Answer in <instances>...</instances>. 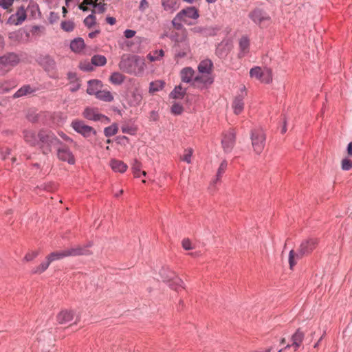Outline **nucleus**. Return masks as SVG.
<instances>
[{
  "mask_svg": "<svg viewBox=\"0 0 352 352\" xmlns=\"http://www.w3.org/2000/svg\"><path fill=\"white\" fill-rule=\"evenodd\" d=\"M83 3L84 4H86L87 6H91L94 8H97L98 9V13H104L106 10V4L105 3H97V2H91L89 1V0H83Z\"/></svg>",
  "mask_w": 352,
  "mask_h": 352,
  "instance_id": "obj_35",
  "label": "nucleus"
},
{
  "mask_svg": "<svg viewBox=\"0 0 352 352\" xmlns=\"http://www.w3.org/2000/svg\"><path fill=\"white\" fill-rule=\"evenodd\" d=\"M121 130L122 133L129 135H135L136 133V129L129 125L122 126Z\"/></svg>",
  "mask_w": 352,
  "mask_h": 352,
  "instance_id": "obj_49",
  "label": "nucleus"
},
{
  "mask_svg": "<svg viewBox=\"0 0 352 352\" xmlns=\"http://www.w3.org/2000/svg\"><path fill=\"white\" fill-rule=\"evenodd\" d=\"M227 166H228V163H227L226 160H223L217 170V173L216 175V179L212 181V185L215 184L218 181L220 180L221 176L226 171Z\"/></svg>",
  "mask_w": 352,
  "mask_h": 352,
  "instance_id": "obj_31",
  "label": "nucleus"
},
{
  "mask_svg": "<svg viewBox=\"0 0 352 352\" xmlns=\"http://www.w3.org/2000/svg\"><path fill=\"white\" fill-rule=\"evenodd\" d=\"M61 28L65 32H72L75 27L74 23L71 21H64L60 23Z\"/></svg>",
  "mask_w": 352,
  "mask_h": 352,
  "instance_id": "obj_44",
  "label": "nucleus"
},
{
  "mask_svg": "<svg viewBox=\"0 0 352 352\" xmlns=\"http://www.w3.org/2000/svg\"><path fill=\"white\" fill-rule=\"evenodd\" d=\"M175 56L177 58H184L187 55L188 52V47L185 45V46L182 47L180 44H178L175 47Z\"/></svg>",
  "mask_w": 352,
  "mask_h": 352,
  "instance_id": "obj_34",
  "label": "nucleus"
},
{
  "mask_svg": "<svg viewBox=\"0 0 352 352\" xmlns=\"http://www.w3.org/2000/svg\"><path fill=\"white\" fill-rule=\"evenodd\" d=\"M318 241L316 238L310 237L303 240L297 252L294 250H290L289 253V268L293 269L294 266L296 264V259H300L304 256L309 255L317 246Z\"/></svg>",
  "mask_w": 352,
  "mask_h": 352,
  "instance_id": "obj_2",
  "label": "nucleus"
},
{
  "mask_svg": "<svg viewBox=\"0 0 352 352\" xmlns=\"http://www.w3.org/2000/svg\"><path fill=\"white\" fill-rule=\"evenodd\" d=\"M106 21L110 25H114L116 22V19L112 16H107L106 18Z\"/></svg>",
  "mask_w": 352,
  "mask_h": 352,
  "instance_id": "obj_62",
  "label": "nucleus"
},
{
  "mask_svg": "<svg viewBox=\"0 0 352 352\" xmlns=\"http://www.w3.org/2000/svg\"><path fill=\"white\" fill-rule=\"evenodd\" d=\"M147 8H148V3L146 0H141L139 9L142 12L144 11Z\"/></svg>",
  "mask_w": 352,
  "mask_h": 352,
  "instance_id": "obj_58",
  "label": "nucleus"
},
{
  "mask_svg": "<svg viewBox=\"0 0 352 352\" xmlns=\"http://www.w3.org/2000/svg\"><path fill=\"white\" fill-rule=\"evenodd\" d=\"M162 6L165 11L171 14L179 8L176 0H162Z\"/></svg>",
  "mask_w": 352,
  "mask_h": 352,
  "instance_id": "obj_23",
  "label": "nucleus"
},
{
  "mask_svg": "<svg viewBox=\"0 0 352 352\" xmlns=\"http://www.w3.org/2000/svg\"><path fill=\"white\" fill-rule=\"evenodd\" d=\"M186 89H184L182 85L176 86L170 92V97L174 99H182L186 95Z\"/></svg>",
  "mask_w": 352,
  "mask_h": 352,
  "instance_id": "obj_27",
  "label": "nucleus"
},
{
  "mask_svg": "<svg viewBox=\"0 0 352 352\" xmlns=\"http://www.w3.org/2000/svg\"><path fill=\"white\" fill-rule=\"evenodd\" d=\"M182 247L186 250H190L192 249L191 246V242L188 239H185L182 241Z\"/></svg>",
  "mask_w": 352,
  "mask_h": 352,
  "instance_id": "obj_54",
  "label": "nucleus"
},
{
  "mask_svg": "<svg viewBox=\"0 0 352 352\" xmlns=\"http://www.w3.org/2000/svg\"><path fill=\"white\" fill-rule=\"evenodd\" d=\"M160 275L164 282H168V286L175 290L179 287L184 288V281L177 277L175 273L170 270L168 267H163L160 271Z\"/></svg>",
  "mask_w": 352,
  "mask_h": 352,
  "instance_id": "obj_5",
  "label": "nucleus"
},
{
  "mask_svg": "<svg viewBox=\"0 0 352 352\" xmlns=\"http://www.w3.org/2000/svg\"><path fill=\"white\" fill-rule=\"evenodd\" d=\"M20 62L19 56L14 52H8L0 56V76H4Z\"/></svg>",
  "mask_w": 352,
  "mask_h": 352,
  "instance_id": "obj_4",
  "label": "nucleus"
},
{
  "mask_svg": "<svg viewBox=\"0 0 352 352\" xmlns=\"http://www.w3.org/2000/svg\"><path fill=\"white\" fill-rule=\"evenodd\" d=\"M184 108L182 104L179 103H174L171 107V113L174 115H180L182 113Z\"/></svg>",
  "mask_w": 352,
  "mask_h": 352,
  "instance_id": "obj_47",
  "label": "nucleus"
},
{
  "mask_svg": "<svg viewBox=\"0 0 352 352\" xmlns=\"http://www.w3.org/2000/svg\"><path fill=\"white\" fill-rule=\"evenodd\" d=\"M205 74H201V75L196 76L193 79V85L198 86L199 85H211L213 82V78L209 76V74L204 75Z\"/></svg>",
  "mask_w": 352,
  "mask_h": 352,
  "instance_id": "obj_19",
  "label": "nucleus"
},
{
  "mask_svg": "<svg viewBox=\"0 0 352 352\" xmlns=\"http://www.w3.org/2000/svg\"><path fill=\"white\" fill-rule=\"evenodd\" d=\"M85 47V42L84 40L78 37L72 40L70 43V48L74 52H80Z\"/></svg>",
  "mask_w": 352,
  "mask_h": 352,
  "instance_id": "obj_26",
  "label": "nucleus"
},
{
  "mask_svg": "<svg viewBox=\"0 0 352 352\" xmlns=\"http://www.w3.org/2000/svg\"><path fill=\"white\" fill-rule=\"evenodd\" d=\"M74 318V311L72 310H63L56 316L57 321L60 324H67Z\"/></svg>",
  "mask_w": 352,
  "mask_h": 352,
  "instance_id": "obj_16",
  "label": "nucleus"
},
{
  "mask_svg": "<svg viewBox=\"0 0 352 352\" xmlns=\"http://www.w3.org/2000/svg\"><path fill=\"white\" fill-rule=\"evenodd\" d=\"M263 70L260 67H254L250 71V75L251 77H254L262 81Z\"/></svg>",
  "mask_w": 352,
  "mask_h": 352,
  "instance_id": "obj_41",
  "label": "nucleus"
},
{
  "mask_svg": "<svg viewBox=\"0 0 352 352\" xmlns=\"http://www.w3.org/2000/svg\"><path fill=\"white\" fill-rule=\"evenodd\" d=\"M14 15L17 16L15 25H18L21 24L27 18V14L24 6H21L19 7Z\"/></svg>",
  "mask_w": 352,
  "mask_h": 352,
  "instance_id": "obj_28",
  "label": "nucleus"
},
{
  "mask_svg": "<svg viewBox=\"0 0 352 352\" xmlns=\"http://www.w3.org/2000/svg\"><path fill=\"white\" fill-rule=\"evenodd\" d=\"M212 65L213 64L210 60H204L199 64L198 71L201 74H210L212 71Z\"/></svg>",
  "mask_w": 352,
  "mask_h": 352,
  "instance_id": "obj_25",
  "label": "nucleus"
},
{
  "mask_svg": "<svg viewBox=\"0 0 352 352\" xmlns=\"http://www.w3.org/2000/svg\"><path fill=\"white\" fill-rule=\"evenodd\" d=\"M250 138L254 151L261 154L265 146V134L261 129H253L251 131Z\"/></svg>",
  "mask_w": 352,
  "mask_h": 352,
  "instance_id": "obj_6",
  "label": "nucleus"
},
{
  "mask_svg": "<svg viewBox=\"0 0 352 352\" xmlns=\"http://www.w3.org/2000/svg\"><path fill=\"white\" fill-rule=\"evenodd\" d=\"M186 153L184 155V156L182 157V160L188 164H190L191 162V156L192 155V149L188 148L185 151Z\"/></svg>",
  "mask_w": 352,
  "mask_h": 352,
  "instance_id": "obj_50",
  "label": "nucleus"
},
{
  "mask_svg": "<svg viewBox=\"0 0 352 352\" xmlns=\"http://www.w3.org/2000/svg\"><path fill=\"white\" fill-rule=\"evenodd\" d=\"M95 12V10H92V13L91 14H89V16H87L85 19H84V24L85 25V26H87L88 28H92L95 24H96V16L94 14V13Z\"/></svg>",
  "mask_w": 352,
  "mask_h": 352,
  "instance_id": "obj_40",
  "label": "nucleus"
},
{
  "mask_svg": "<svg viewBox=\"0 0 352 352\" xmlns=\"http://www.w3.org/2000/svg\"><path fill=\"white\" fill-rule=\"evenodd\" d=\"M305 338V333L301 331L300 329H298L296 332L292 335L291 340L292 341V344H287L285 347V349H289L291 346L294 348V351H297L301 345Z\"/></svg>",
  "mask_w": 352,
  "mask_h": 352,
  "instance_id": "obj_14",
  "label": "nucleus"
},
{
  "mask_svg": "<svg viewBox=\"0 0 352 352\" xmlns=\"http://www.w3.org/2000/svg\"><path fill=\"white\" fill-rule=\"evenodd\" d=\"M100 81L98 80H91L88 82V87L87 93L89 95L95 94L96 98L106 102H111L113 100V97L109 91H97V88H92L93 85H100Z\"/></svg>",
  "mask_w": 352,
  "mask_h": 352,
  "instance_id": "obj_7",
  "label": "nucleus"
},
{
  "mask_svg": "<svg viewBox=\"0 0 352 352\" xmlns=\"http://www.w3.org/2000/svg\"><path fill=\"white\" fill-rule=\"evenodd\" d=\"M16 85L14 80L5 81L0 86V91L2 94L8 92L12 87Z\"/></svg>",
  "mask_w": 352,
  "mask_h": 352,
  "instance_id": "obj_39",
  "label": "nucleus"
},
{
  "mask_svg": "<svg viewBox=\"0 0 352 352\" xmlns=\"http://www.w3.org/2000/svg\"><path fill=\"white\" fill-rule=\"evenodd\" d=\"M80 68L81 70L85 71V72H89V71H92L94 69L93 65L91 64V63H81Z\"/></svg>",
  "mask_w": 352,
  "mask_h": 352,
  "instance_id": "obj_53",
  "label": "nucleus"
},
{
  "mask_svg": "<svg viewBox=\"0 0 352 352\" xmlns=\"http://www.w3.org/2000/svg\"><path fill=\"white\" fill-rule=\"evenodd\" d=\"M40 143L38 147L41 153L47 155L52 151V147L62 144L61 141L50 130L42 129L39 131Z\"/></svg>",
  "mask_w": 352,
  "mask_h": 352,
  "instance_id": "obj_3",
  "label": "nucleus"
},
{
  "mask_svg": "<svg viewBox=\"0 0 352 352\" xmlns=\"http://www.w3.org/2000/svg\"><path fill=\"white\" fill-rule=\"evenodd\" d=\"M38 254H39L38 251H34L32 252H29V253L26 254V255L24 257V259L28 262L31 261L34 258L37 257Z\"/></svg>",
  "mask_w": 352,
  "mask_h": 352,
  "instance_id": "obj_51",
  "label": "nucleus"
},
{
  "mask_svg": "<svg viewBox=\"0 0 352 352\" xmlns=\"http://www.w3.org/2000/svg\"><path fill=\"white\" fill-rule=\"evenodd\" d=\"M11 152L10 148H0V154L2 155L3 160L6 159V156L10 155Z\"/></svg>",
  "mask_w": 352,
  "mask_h": 352,
  "instance_id": "obj_56",
  "label": "nucleus"
},
{
  "mask_svg": "<svg viewBox=\"0 0 352 352\" xmlns=\"http://www.w3.org/2000/svg\"><path fill=\"white\" fill-rule=\"evenodd\" d=\"M346 152L349 157L352 156V142L348 144L346 147Z\"/></svg>",
  "mask_w": 352,
  "mask_h": 352,
  "instance_id": "obj_63",
  "label": "nucleus"
},
{
  "mask_svg": "<svg viewBox=\"0 0 352 352\" xmlns=\"http://www.w3.org/2000/svg\"><path fill=\"white\" fill-rule=\"evenodd\" d=\"M236 140V135L234 131H229L223 135L221 144L225 153H230L232 150Z\"/></svg>",
  "mask_w": 352,
  "mask_h": 352,
  "instance_id": "obj_10",
  "label": "nucleus"
},
{
  "mask_svg": "<svg viewBox=\"0 0 352 352\" xmlns=\"http://www.w3.org/2000/svg\"><path fill=\"white\" fill-rule=\"evenodd\" d=\"M50 263H51V262L50 261V260H48V258H46L45 261L41 263L38 266H37L32 270V273L41 274V273L44 272L48 268Z\"/></svg>",
  "mask_w": 352,
  "mask_h": 352,
  "instance_id": "obj_30",
  "label": "nucleus"
},
{
  "mask_svg": "<svg viewBox=\"0 0 352 352\" xmlns=\"http://www.w3.org/2000/svg\"><path fill=\"white\" fill-rule=\"evenodd\" d=\"M82 116L85 118L95 122L100 120L101 117H102V114L99 113L96 109L91 107L85 108L82 112Z\"/></svg>",
  "mask_w": 352,
  "mask_h": 352,
  "instance_id": "obj_17",
  "label": "nucleus"
},
{
  "mask_svg": "<svg viewBox=\"0 0 352 352\" xmlns=\"http://www.w3.org/2000/svg\"><path fill=\"white\" fill-rule=\"evenodd\" d=\"M67 76L71 82H74L77 80L76 74L74 72H69Z\"/></svg>",
  "mask_w": 352,
  "mask_h": 352,
  "instance_id": "obj_60",
  "label": "nucleus"
},
{
  "mask_svg": "<svg viewBox=\"0 0 352 352\" xmlns=\"http://www.w3.org/2000/svg\"><path fill=\"white\" fill-rule=\"evenodd\" d=\"M58 19V14L54 12H50V21L51 23H54L55 21H56Z\"/></svg>",
  "mask_w": 352,
  "mask_h": 352,
  "instance_id": "obj_59",
  "label": "nucleus"
},
{
  "mask_svg": "<svg viewBox=\"0 0 352 352\" xmlns=\"http://www.w3.org/2000/svg\"><path fill=\"white\" fill-rule=\"evenodd\" d=\"M58 135L59 136L63 139L64 140L67 141V142H72L73 140L69 137L67 136L65 133H64L63 132L60 131V132H58Z\"/></svg>",
  "mask_w": 352,
  "mask_h": 352,
  "instance_id": "obj_61",
  "label": "nucleus"
},
{
  "mask_svg": "<svg viewBox=\"0 0 352 352\" xmlns=\"http://www.w3.org/2000/svg\"><path fill=\"white\" fill-rule=\"evenodd\" d=\"M23 138L25 141L30 146H38L40 143L39 131L36 133L32 130H24Z\"/></svg>",
  "mask_w": 352,
  "mask_h": 352,
  "instance_id": "obj_12",
  "label": "nucleus"
},
{
  "mask_svg": "<svg viewBox=\"0 0 352 352\" xmlns=\"http://www.w3.org/2000/svg\"><path fill=\"white\" fill-rule=\"evenodd\" d=\"M100 30H95V31H94V32H91L89 33V35H88V36H89V37L90 38H94V37H96V35H98V34H100Z\"/></svg>",
  "mask_w": 352,
  "mask_h": 352,
  "instance_id": "obj_64",
  "label": "nucleus"
},
{
  "mask_svg": "<svg viewBox=\"0 0 352 352\" xmlns=\"http://www.w3.org/2000/svg\"><path fill=\"white\" fill-rule=\"evenodd\" d=\"M181 21H183L186 23V19H182L181 17L177 18V14L172 20L171 23L173 28L177 30H181L183 28V25L181 23Z\"/></svg>",
  "mask_w": 352,
  "mask_h": 352,
  "instance_id": "obj_42",
  "label": "nucleus"
},
{
  "mask_svg": "<svg viewBox=\"0 0 352 352\" xmlns=\"http://www.w3.org/2000/svg\"><path fill=\"white\" fill-rule=\"evenodd\" d=\"M110 166L113 171L121 173H124L128 167L127 165L122 161L118 160L116 159L111 160Z\"/></svg>",
  "mask_w": 352,
  "mask_h": 352,
  "instance_id": "obj_21",
  "label": "nucleus"
},
{
  "mask_svg": "<svg viewBox=\"0 0 352 352\" xmlns=\"http://www.w3.org/2000/svg\"><path fill=\"white\" fill-rule=\"evenodd\" d=\"M249 17L256 23L261 24L263 21L270 19L268 14L263 9L256 8L249 13Z\"/></svg>",
  "mask_w": 352,
  "mask_h": 352,
  "instance_id": "obj_11",
  "label": "nucleus"
},
{
  "mask_svg": "<svg viewBox=\"0 0 352 352\" xmlns=\"http://www.w3.org/2000/svg\"><path fill=\"white\" fill-rule=\"evenodd\" d=\"M67 256H75L80 255H89L91 252L88 250L87 247L78 246L76 248H71L66 250Z\"/></svg>",
  "mask_w": 352,
  "mask_h": 352,
  "instance_id": "obj_18",
  "label": "nucleus"
},
{
  "mask_svg": "<svg viewBox=\"0 0 352 352\" xmlns=\"http://www.w3.org/2000/svg\"><path fill=\"white\" fill-rule=\"evenodd\" d=\"M142 168V164L140 162H139L138 160H135L133 161V163L132 164V170L133 173L136 177H139L140 175L139 173L140 172Z\"/></svg>",
  "mask_w": 352,
  "mask_h": 352,
  "instance_id": "obj_45",
  "label": "nucleus"
},
{
  "mask_svg": "<svg viewBox=\"0 0 352 352\" xmlns=\"http://www.w3.org/2000/svg\"><path fill=\"white\" fill-rule=\"evenodd\" d=\"M67 256L66 250H65L61 252H52L50 254H49L47 256V258H48V260H50V261L52 263L54 261L60 260V259H62Z\"/></svg>",
  "mask_w": 352,
  "mask_h": 352,
  "instance_id": "obj_33",
  "label": "nucleus"
},
{
  "mask_svg": "<svg viewBox=\"0 0 352 352\" xmlns=\"http://www.w3.org/2000/svg\"><path fill=\"white\" fill-rule=\"evenodd\" d=\"M232 107L235 114L238 115L242 112L244 108L243 96L242 95L235 97L232 103Z\"/></svg>",
  "mask_w": 352,
  "mask_h": 352,
  "instance_id": "obj_24",
  "label": "nucleus"
},
{
  "mask_svg": "<svg viewBox=\"0 0 352 352\" xmlns=\"http://www.w3.org/2000/svg\"><path fill=\"white\" fill-rule=\"evenodd\" d=\"M38 62L45 71L50 72L56 69V62L54 58L49 55L39 56Z\"/></svg>",
  "mask_w": 352,
  "mask_h": 352,
  "instance_id": "obj_13",
  "label": "nucleus"
},
{
  "mask_svg": "<svg viewBox=\"0 0 352 352\" xmlns=\"http://www.w3.org/2000/svg\"><path fill=\"white\" fill-rule=\"evenodd\" d=\"M135 31L132 30H126L124 32V35L126 38H131L135 34Z\"/></svg>",
  "mask_w": 352,
  "mask_h": 352,
  "instance_id": "obj_57",
  "label": "nucleus"
},
{
  "mask_svg": "<svg viewBox=\"0 0 352 352\" xmlns=\"http://www.w3.org/2000/svg\"><path fill=\"white\" fill-rule=\"evenodd\" d=\"M165 83L162 80H156L155 82H150L149 85V92L154 93L163 89Z\"/></svg>",
  "mask_w": 352,
  "mask_h": 352,
  "instance_id": "obj_36",
  "label": "nucleus"
},
{
  "mask_svg": "<svg viewBox=\"0 0 352 352\" xmlns=\"http://www.w3.org/2000/svg\"><path fill=\"white\" fill-rule=\"evenodd\" d=\"M91 64L95 66H103L107 63V59L102 55H94L91 58Z\"/></svg>",
  "mask_w": 352,
  "mask_h": 352,
  "instance_id": "obj_37",
  "label": "nucleus"
},
{
  "mask_svg": "<svg viewBox=\"0 0 352 352\" xmlns=\"http://www.w3.org/2000/svg\"><path fill=\"white\" fill-rule=\"evenodd\" d=\"M249 46H250V41H249L248 38L245 36L241 37L239 41L240 51L238 54L239 58H242V57L245 56V55L249 51Z\"/></svg>",
  "mask_w": 352,
  "mask_h": 352,
  "instance_id": "obj_22",
  "label": "nucleus"
},
{
  "mask_svg": "<svg viewBox=\"0 0 352 352\" xmlns=\"http://www.w3.org/2000/svg\"><path fill=\"white\" fill-rule=\"evenodd\" d=\"M59 146L57 148L56 153L58 159L63 162H67L69 164H74L75 163V158L68 146L63 143Z\"/></svg>",
  "mask_w": 352,
  "mask_h": 352,
  "instance_id": "obj_9",
  "label": "nucleus"
},
{
  "mask_svg": "<svg viewBox=\"0 0 352 352\" xmlns=\"http://www.w3.org/2000/svg\"><path fill=\"white\" fill-rule=\"evenodd\" d=\"M186 16L192 19H198L199 14L197 9L193 6L188 7L177 13V18L181 17L182 19H185Z\"/></svg>",
  "mask_w": 352,
  "mask_h": 352,
  "instance_id": "obj_15",
  "label": "nucleus"
},
{
  "mask_svg": "<svg viewBox=\"0 0 352 352\" xmlns=\"http://www.w3.org/2000/svg\"><path fill=\"white\" fill-rule=\"evenodd\" d=\"M262 74V82L269 84L272 82V70L270 67H264Z\"/></svg>",
  "mask_w": 352,
  "mask_h": 352,
  "instance_id": "obj_32",
  "label": "nucleus"
},
{
  "mask_svg": "<svg viewBox=\"0 0 352 352\" xmlns=\"http://www.w3.org/2000/svg\"><path fill=\"white\" fill-rule=\"evenodd\" d=\"M118 131V124L116 123L112 124L111 126L105 127L104 129V134L106 137L109 138L116 135Z\"/></svg>",
  "mask_w": 352,
  "mask_h": 352,
  "instance_id": "obj_38",
  "label": "nucleus"
},
{
  "mask_svg": "<svg viewBox=\"0 0 352 352\" xmlns=\"http://www.w3.org/2000/svg\"><path fill=\"white\" fill-rule=\"evenodd\" d=\"M216 54L220 58H223L226 56L227 52L226 50L222 49L220 45H219L216 50Z\"/></svg>",
  "mask_w": 352,
  "mask_h": 352,
  "instance_id": "obj_55",
  "label": "nucleus"
},
{
  "mask_svg": "<svg viewBox=\"0 0 352 352\" xmlns=\"http://www.w3.org/2000/svg\"><path fill=\"white\" fill-rule=\"evenodd\" d=\"M33 89L29 85H23L13 95V98H17L33 92Z\"/></svg>",
  "mask_w": 352,
  "mask_h": 352,
  "instance_id": "obj_29",
  "label": "nucleus"
},
{
  "mask_svg": "<svg viewBox=\"0 0 352 352\" xmlns=\"http://www.w3.org/2000/svg\"><path fill=\"white\" fill-rule=\"evenodd\" d=\"M120 69L129 74L142 76L144 71V59L137 55L123 56L119 63Z\"/></svg>",
  "mask_w": 352,
  "mask_h": 352,
  "instance_id": "obj_1",
  "label": "nucleus"
},
{
  "mask_svg": "<svg viewBox=\"0 0 352 352\" xmlns=\"http://www.w3.org/2000/svg\"><path fill=\"white\" fill-rule=\"evenodd\" d=\"M14 0H0V6L6 10L8 9L14 3Z\"/></svg>",
  "mask_w": 352,
  "mask_h": 352,
  "instance_id": "obj_52",
  "label": "nucleus"
},
{
  "mask_svg": "<svg viewBox=\"0 0 352 352\" xmlns=\"http://www.w3.org/2000/svg\"><path fill=\"white\" fill-rule=\"evenodd\" d=\"M341 168L343 170H349L352 168V161L344 158L341 162Z\"/></svg>",
  "mask_w": 352,
  "mask_h": 352,
  "instance_id": "obj_48",
  "label": "nucleus"
},
{
  "mask_svg": "<svg viewBox=\"0 0 352 352\" xmlns=\"http://www.w3.org/2000/svg\"><path fill=\"white\" fill-rule=\"evenodd\" d=\"M72 129L78 133L82 135L84 138H87L91 134L96 135V131L90 126L85 124V122L80 120H74L71 123Z\"/></svg>",
  "mask_w": 352,
  "mask_h": 352,
  "instance_id": "obj_8",
  "label": "nucleus"
},
{
  "mask_svg": "<svg viewBox=\"0 0 352 352\" xmlns=\"http://www.w3.org/2000/svg\"><path fill=\"white\" fill-rule=\"evenodd\" d=\"M195 71L190 67H185L180 72L182 81L184 82H193Z\"/></svg>",
  "mask_w": 352,
  "mask_h": 352,
  "instance_id": "obj_20",
  "label": "nucleus"
},
{
  "mask_svg": "<svg viewBox=\"0 0 352 352\" xmlns=\"http://www.w3.org/2000/svg\"><path fill=\"white\" fill-rule=\"evenodd\" d=\"M164 55V52L162 50L159 51H155L154 52V55L148 54L147 57L151 61H156L159 60L160 58L163 57Z\"/></svg>",
  "mask_w": 352,
  "mask_h": 352,
  "instance_id": "obj_46",
  "label": "nucleus"
},
{
  "mask_svg": "<svg viewBox=\"0 0 352 352\" xmlns=\"http://www.w3.org/2000/svg\"><path fill=\"white\" fill-rule=\"evenodd\" d=\"M110 80L116 85H120L124 81V76L118 72H114L110 77Z\"/></svg>",
  "mask_w": 352,
  "mask_h": 352,
  "instance_id": "obj_43",
  "label": "nucleus"
}]
</instances>
